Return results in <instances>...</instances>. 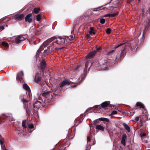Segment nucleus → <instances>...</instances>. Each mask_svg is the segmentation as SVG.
Masks as SVG:
<instances>
[{"label": "nucleus", "instance_id": "6e6552de", "mask_svg": "<svg viewBox=\"0 0 150 150\" xmlns=\"http://www.w3.org/2000/svg\"><path fill=\"white\" fill-rule=\"evenodd\" d=\"M46 67V62L44 60H42L40 62V67L42 70H44Z\"/></svg>", "mask_w": 150, "mask_h": 150}, {"label": "nucleus", "instance_id": "f03ea898", "mask_svg": "<svg viewBox=\"0 0 150 150\" xmlns=\"http://www.w3.org/2000/svg\"><path fill=\"white\" fill-rule=\"evenodd\" d=\"M121 46H122V47H124L123 49L121 50L122 51H123L124 50L127 49L128 47H130V46L132 49L135 48L137 47V42L133 43L131 45H129L128 43L125 44L124 42H122L118 45L116 47V48H117Z\"/></svg>", "mask_w": 150, "mask_h": 150}, {"label": "nucleus", "instance_id": "2eb2a0df", "mask_svg": "<svg viewBox=\"0 0 150 150\" xmlns=\"http://www.w3.org/2000/svg\"><path fill=\"white\" fill-rule=\"evenodd\" d=\"M96 52L95 51H93L89 53L87 55V57H92L96 54Z\"/></svg>", "mask_w": 150, "mask_h": 150}, {"label": "nucleus", "instance_id": "4d7b16f0", "mask_svg": "<svg viewBox=\"0 0 150 150\" xmlns=\"http://www.w3.org/2000/svg\"><path fill=\"white\" fill-rule=\"evenodd\" d=\"M139 1H140V0H138Z\"/></svg>", "mask_w": 150, "mask_h": 150}, {"label": "nucleus", "instance_id": "f8f14e48", "mask_svg": "<svg viewBox=\"0 0 150 150\" xmlns=\"http://www.w3.org/2000/svg\"><path fill=\"white\" fill-rule=\"evenodd\" d=\"M96 128L99 130H101L102 131H104L105 129L104 127L100 125H96Z\"/></svg>", "mask_w": 150, "mask_h": 150}, {"label": "nucleus", "instance_id": "72a5a7b5", "mask_svg": "<svg viewBox=\"0 0 150 150\" xmlns=\"http://www.w3.org/2000/svg\"><path fill=\"white\" fill-rule=\"evenodd\" d=\"M28 127L30 129H32L33 128L34 126L32 124H30L28 125Z\"/></svg>", "mask_w": 150, "mask_h": 150}, {"label": "nucleus", "instance_id": "c9c22d12", "mask_svg": "<svg viewBox=\"0 0 150 150\" xmlns=\"http://www.w3.org/2000/svg\"><path fill=\"white\" fill-rule=\"evenodd\" d=\"M140 135L142 137H145L146 135V134L144 133H142Z\"/></svg>", "mask_w": 150, "mask_h": 150}, {"label": "nucleus", "instance_id": "6ab92c4d", "mask_svg": "<svg viewBox=\"0 0 150 150\" xmlns=\"http://www.w3.org/2000/svg\"><path fill=\"white\" fill-rule=\"evenodd\" d=\"M89 33L91 35H95V32L94 31V29L92 27H91L90 28V30L89 31Z\"/></svg>", "mask_w": 150, "mask_h": 150}, {"label": "nucleus", "instance_id": "79ce46f5", "mask_svg": "<svg viewBox=\"0 0 150 150\" xmlns=\"http://www.w3.org/2000/svg\"><path fill=\"white\" fill-rule=\"evenodd\" d=\"M4 29V27L3 26L0 27V29L1 30H3Z\"/></svg>", "mask_w": 150, "mask_h": 150}, {"label": "nucleus", "instance_id": "603ef678", "mask_svg": "<svg viewBox=\"0 0 150 150\" xmlns=\"http://www.w3.org/2000/svg\"><path fill=\"white\" fill-rule=\"evenodd\" d=\"M33 43H34V44H36V43H35V41H34V42H33Z\"/></svg>", "mask_w": 150, "mask_h": 150}, {"label": "nucleus", "instance_id": "7c9ffc66", "mask_svg": "<svg viewBox=\"0 0 150 150\" xmlns=\"http://www.w3.org/2000/svg\"><path fill=\"white\" fill-rule=\"evenodd\" d=\"M104 8L103 7H100L99 8H97V9L96 10V11H99L101 10L102 9H103Z\"/></svg>", "mask_w": 150, "mask_h": 150}, {"label": "nucleus", "instance_id": "473e14b6", "mask_svg": "<svg viewBox=\"0 0 150 150\" xmlns=\"http://www.w3.org/2000/svg\"><path fill=\"white\" fill-rule=\"evenodd\" d=\"M125 140H122L121 141V143L124 146H125L126 145V142Z\"/></svg>", "mask_w": 150, "mask_h": 150}, {"label": "nucleus", "instance_id": "09e8293b", "mask_svg": "<svg viewBox=\"0 0 150 150\" xmlns=\"http://www.w3.org/2000/svg\"><path fill=\"white\" fill-rule=\"evenodd\" d=\"M73 28H74V30L75 29V27L74 26Z\"/></svg>", "mask_w": 150, "mask_h": 150}, {"label": "nucleus", "instance_id": "393cba45", "mask_svg": "<svg viewBox=\"0 0 150 150\" xmlns=\"http://www.w3.org/2000/svg\"><path fill=\"white\" fill-rule=\"evenodd\" d=\"M118 12H115L114 13H111L112 15V17H114L115 16H116L118 14Z\"/></svg>", "mask_w": 150, "mask_h": 150}, {"label": "nucleus", "instance_id": "c756f323", "mask_svg": "<svg viewBox=\"0 0 150 150\" xmlns=\"http://www.w3.org/2000/svg\"><path fill=\"white\" fill-rule=\"evenodd\" d=\"M2 45L5 46V47H7L8 45V44L7 42H4L2 43Z\"/></svg>", "mask_w": 150, "mask_h": 150}, {"label": "nucleus", "instance_id": "e433bc0d", "mask_svg": "<svg viewBox=\"0 0 150 150\" xmlns=\"http://www.w3.org/2000/svg\"><path fill=\"white\" fill-rule=\"evenodd\" d=\"M112 15L111 14H106L105 15V17H112Z\"/></svg>", "mask_w": 150, "mask_h": 150}, {"label": "nucleus", "instance_id": "aec40b11", "mask_svg": "<svg viewBox=\"0 0 150 150\" xmlns=\"http://www.w3.org/2000/svg\"><path fill=\"white\" fill-rule=\"evenodd\" d=\"M99 120H100L103 121H105L108 122H109V120L108 119L106 118L101 117L99 118Z\"/></svg>", "mask_w": 150, "mask_h": 150}, {"label": "nucleus", "instance_id": "58836bf2", "mask_svg": "<svg viewBox=\"0 0 150 150\" xmlns=\"http://www.w3.org/2000/svg\"><path fill=\"white\" fill-rule=\"evenodd\" d=\"M91 35H90V34L89 33V34H86V37L87 38H90L91 37Z\"/></svg>", "mask_w": 150, "mask_h": 150}, {"label": "nucleus", "instance_id": "49530a36", "mask_svg": "<svg viewBox=\"0 0 150 150\" xmlns=\"http://www.w3.org/2000/svg\"><path fill=\"white\" fill-rule=\"evenodd\" d=\"M35 34V33H31V35H32V34Z\"/></svg>", "mask_w": 150, "mask_h": 150}, {"label": "nucleus", "instance_id": "f257e3e1", "mask_svg": "<svg viewBox=\"0 0 150 150\" xmlns=\"http://www.w3.org/2000/svg\"><path fill=\"white\" fill-rule=\"evenodd\" d=\"M52 38L48 39L43 43L38 50L36 53L37 55L39 52L45 54L52 52L54 50L58 49L59 48L55 47L56 44L62 45L66 42L65 39L64 38L58 37L54 39L53 42L52 41Z\"/></svg>", "mask_w": 150, "mask_h": 150}, {"label": "nucleus", "instance_id": "412c9836", "mask_svg": "<svg viewBox=\"0 0 150 150\" xmlns=\"http://www.w3.org/2000/svg\"><path fill=\"white\" fill-rule=\"evenodd\" d=\"M74 37L73 35H71L69 36H67V39H69L70 40H73L74 39Z\"/></svg>", "mask_w": 150, "mask_h": 150}, {"label": "nucleus", "instance_id": "bb28decb", "mask_svg": "<svg viewBox=\"0 0 150 150\" xmlns=\"http://www.w3.org/2000/svg\"><path fill=\"white\" fill-rule=\"evenodd\" d=\"M26 122V120H24L23 121V122H22V126L23 127H24V128L26 127V126H25Z\"/></svg>", "mask_w": 150, "mask_h": 150}, {"label": "nucleus", "instance_id": "4be33fe9", "mask_svg": "<svg viewBox=\"0 0 150 150\" xmlns=\"http://www.w3.org/2000/svg\"><path fill=\"white\" fill-rule=\"evenodd\" d=\"M40 10V8H35L34 9V12L36 13H38L39 11Z\"/></svg>", "mask_w": 150, "mask_h": 150}, {"label": "nucleus", "instance_id": "cd10ccee", "mask_svg": "<svg viewBox=\"0 0 150 150\" xmlns=\"http://www.w3.org/2000/svg\"><path fill=\"white\" fill-rule=\"evenodd\" d=\"M105 22V20L104 19L101 18L100 20V22L102 24H103Z\"/></svg>", "mask_w": 150, "mask_h": 150}, {"label": "nucleus", "instance_id": "c03bdc74", "mask_svg": "<svg viewBox=\"0 0 150 150\" xmlns=\"http://www.w3.org/2000/svg\"><path fill=\"white\" fill-rule=\"evenodd\" d=\"M100 47H99L98 48H97L96 49V50H97V51H98V50H100Z\"/></svg>", "mask_w": 150, "mask_h": 150}, {"label": "nucleus", "instance_id": "f704fd0d", "mask_svg": "<svg viewBox=\"0 0 150 150\" xmlns=\"http://www.w3.org/2000/svg\"><path fill=\"white\" fill-rule=\"evenodd\" d=\"M114 52V50H112L111 51H109L108 52L107 54L108 55H111L112 53H113Z\"/></svg>", "mask_w": 150, "mask_h": 150}, {"label": "nucleus", "instance_id": "ea45409f", "mask_svg": "<svg viewBox=\"0 0 150 150\" xmlns=\"http://www.w3.org/2000/svg\"><path fill=\"white\" fill-rule=\"evenodd\" d=\"M90 139L89 137H87V144H88V143L90 141Z\"/></svg>", "mask_w": 150, "mask_h": 150}, {"label": "nucleus", "instance_id": "37998d69", "mask_svg": "<svg viewBox=\"0 0 150 150\" xmlns=\"http://www.w3.org/2000/svg\"><path fill=\"white\" fill-rule=\"evenodd\" d=\"M87 62H86V64L85 65V67L86 68H87Z\"/></svg>", "mask_w": 150, "mask_h": 150}, {"label": "nucleus", "instance_id": "a878e982", "mask_svg": "<svg viewBox=\"0 0 150 150\" xmlns=\"http://www.w3.org/2000/svg\"><path fill=\"white\" fill-rule=\"evenodd\" d=\"M80 68H82V67L80 65L78 66L76 68L74 71H78L79 69H80Z\"/></svg>", "mask_w": 150, "mask_h": 150}, {"label": "nucleus", "instance_id": "b1692460", "mask_svg": "<svg viewBox=\"0 0 150 150\" xmlns=\"http://www.w3.org/2000/svg\"><path fill=\"white\" fill-rule=\"evenodd\" d=\"M37 20L38 21H40L41 19V16L40 14H38L37 16L36 17Z\"/></svg>", "mask_w": 150, "mask_h": 150}, {"label": "nucleus", "instance_id": "423d86ee", "mask_svg": "<svg viewBox=\"0 0 150 150\" xmlns=\"http://www.w3.org/2000/svg\"><path fill=\"white\" fill-rule=\"evenodd\" d=\"M25 39L24 38L22 35H19L15 38V41L16 43H20L21 41H23Z\"/></svg>", "mask_w": 150, "mask_h": 150}, {"label": "nucleus", "instance_id": "f3484780", "mask_svg": "<svg viewBox=\"0 0 150 150\" xmlns=\"http://www.w3.org/2000/svg\"><path fill=\"white\" fill-rule=\"evenodd\" d=\"M136 105L137 106H139L141 108L143 109L145 107L144 105L140 102H137L136 104Z\"/></svg>", "mask_w": 150, "mask_h": 150}, {"label": "nucleus", "instance_id": "7ed1b4c3", "mask_svg": "<svg viewBox=\"0 0 150 150\" xmlns=\"http://www.w3.org/2000/svg\"><path fill=\"white\" fill-rule=\"evenodd\" d=\"M39 90L40 91H39L38 92L39 94H42L43 96L48 98V99H49L52 98V96L51 92L45 91L43 92V91H42V89H40Z\"/></svg>", "mask_w": 150, "mask_h": 150}, {"label": "nucleus", "instance_id": "2f4dec72", "mask_svg": "<svg viewBox=\"0 0 150 150\" xmlns=\"http://www.w3.org/2000/svg\"><path fill=\"white\" fill-rule=\"evenodd\" d=\"M117 112L116 110H113L112 111L111 115H114L115 114H117Z\"/></svg>", "mask_w": 150, "mask_h": 150}, {"label": "nucleus", "instance_id": "20e7f679", "mask_svg": "<svg viewBox=\"0 0 150 150\" xmlns=\"http://www.w3.org/2000/svg\"><path fill=\"white\" fill-rule=\"evenodd\" d=\"M23 88L26 91V93L27 96L30 98L31 97L30 90L29 86L26 84H24L23 85Z\"/></svg>", "mask_w": 150, "mask_h": 150}, {"label": "nucleus", "instance_id": "9d476101", "mask_svg": "<svg viewBox=\"0 0 150 150\" xmlns=\"http://www.w3.org/2000/svg\"><path fill=\"white\" fill-rule=\"evenodd\" d=\"M24 17V16L23 14H17L15 16L16 19L18 20H21Z\"/></svg>", "mask_w": 150, "mask_h": 150}, {"label": "nucleus", "instance_id": "4c0bfd02", "mask_svg": "<svg viewBox=\"0 0 150 150\" xmlns=\"http://www.w3.org/2000/svg\"><path fill=\"white\" fill-rule=\"evenodd\" d=\"M139 117L138 116H137V117H135V121L136 122L138 121L139 120Z\"/></svg>", "mask_w": 150, "mask_h": 150}, {"label": "nucleus", "instance_id": "1a4fd4ad", "mask_svg": "<svg viewBox=\"0 0 150 150\" xmlns=\"http://www.w3.org/2000/svg\"><path fill=\"white\" fill-rule=\"evenodd\" d=\"M32 16L31 13L29 14H28L25 18V21L28 22L30 23L32 21V19L30 18Z\"/></svg>", "mask_w": 150, "mask_h": 150}, {"label": "nucleus", "instance_id": "3c124183", "mask_svg": "<svg viewBox=\"0 0 150 150\" xmlns=\"http://www.w3.org/2000/svg\"><path fill=\"white\" fill-rule=\"evenodd\" d=\"M88 111V110H86V112H87Z\"/></svg>", "mask_w": 150, "mask_h": 150}, {"label": "nucleus", "instance_id": "ddd939ff", "mask_svg": "<svg viewBox=\"0 0 150 150\" xmlns=\"http://www.w3.org/2000/svg\"><path fill=\"white\" fill-rule=\"evenodd\" d=\"M122 125L125 129L128 132H130L131 130L130 127L127 124L125 123H123Z\"/></svg>", "mask_w": 150, "mask_h": 150}, {"label": "nucleus", "instance_id": "a211bd4d", "mask_svg": "<svg viewBox=\"0 0 150 150\" xmlns=\"http://www.w3.org/2000/svg\"><path fill=\"white\" fill-rule=\"evenodd\" d=\"M0 144H1V148L3 150H7L5 146L3 144V141L0 139Z\"/></svg>", "mask_w": 150, "mask_h": 150}, {"label": "nucleus", "instance_id": "39448f33", "mask_svg": "<svg viewBox=\"0 0 150 150\" xmlns=\"http://www.w3.org/2000/svg\"><path fill=\"white\" fill-rule=\"evenodd\" d=\"M72 82L68 79H66L60 83V87H62L65 86L69 85L71 84Z\"/></svg>", "mask_w": 150, "mask_h": 150}, {"label": "nucleus", "instance_id": "4468645a", "mask_svg": "<svg viewBox=\"0 0 150 150\" xmlns=\"http://www.w3.org/2000/svg\"><path fill=\"white\" fill-rule=\"evenodd\" d=\"M110 103V101H105L101 103V105L102 108H105L107 107Z\"/></svg>", "mask_w": 150, "mask_h": 150}, {"label": "nucleus", "instance_id": "8fccbe9b", "mask_svg": "<svg viewBox=\"0 0 150 150\" xmlns=\"http://www.w3.org/2000/svg\"><path fill=\"white\" fill-rule=\"evenodd\" d=\"M73 87H75L76 86V85H74V86H72Z\"/></svg>", "mask_w": 150, "mask_h": 150}, {"label": "nucleus", "instance_id": "de8ad7c7", "mask_svg": "<svg viewBox=\"0 0 150 150\" xmlns=\"http://www.w3.org/2000/svg\"><path fill=\"white\" fill-rule=\"evenodd\" d=\"M71 33L72 34H74L73 33V32L72 31H71Z\"/></svg>", "mask_w": 150, "mask_h": 150}, {"label": "nucleus", "instance_id": "a19ab883", "mask_svg": "<svg viewBox=\"0 0 150 150\" xmlns=\"http://www.w3.org/2000/svg\"><path fill=\"white\" fill-rule=\"evenodd\" d=\"M22 101L23 102V103H24V102H26L27 101V100L25 99H22Z\"/></svg>", "mask_w": 150, "mask_h": 150}, {"label": "nucleus", "instance_id": "6e6d98bb", "mask_svg": "<svg viewBox=\"0 0 150 150\" xmlns=\"http://www.w3.org/2000/svg\"><path fill=\"white\" fill-rule=\"evenodd\" d=\"M95 108H97L96 107V106L95 107Z\"/></svg>", "mask_w": 150, "mask_h": 150}, {"label": "nucleus", "instance_id": "9b49d317", "mask_svg": "<svg viewBox=\"0 0 150 150\" xmlns=\"http://www.w3.org/2000/svg\"><path fill=\"white\" fill-rule=\"evenodd\" d=\"M41 80V78L39 74L38 73L36 74L35 78V81L38 83Z\"/></svg>", "mask_w": 150, "mask_h": 150}, {"label": "nucleus", "instance_id": "864d4df0", "mask_svg": "<svg viewBox=\"0 0 150 150\" xmlns=\"http://www.w3.org/2000/svg\"><path fill=\"white\" fill-rule=\"evenodd\" d=\"M88 144V146H90V144Z\"/></svg>", "mask_w": 150, "mask_h": 150}, {"label": "nucleus", "instance_id": "a18cd8bd", "mask_svg": "<svg viewBox=\"0 0 150 150\" xmlns=\"http://www.w3.org/2000/svg\"><path fill=\"white\" fill-rule=\"evenodd\" d=\"M32 30H33H33H35V29H31L30 30V32H31V31Z\"/></svg>", "mask_w": 150, "mask_h": 150}, {"label": "nucleus", "instance_id": "c85d7f7f", "mask_svg": "<svg viewBox=\"0 0 150 150\" xmlns=\"http://www.w3.org/2000/svg\"><path fill=\"white\" fill-rule=\"evenodd\" d=\"M111 30L110 28H108L106 30V32L108 34H109L111 32Z\"/></svg>", "mask_w": 150, "mask_h": 150}, {"label": "nucleus", "instance_id": "dca6fc26", "mask_svg": "<svg viewBox=\"0 0 150 150\" xmlns=\"http://www.w3.org/2000/svg\"><path fill=\"white\" fill-rule=\"evenodd\" d=\"M6 117L7 120H9L10 121H12L14 120V118L13 117L12 115L11 114L6 116Z\"/></svg>", "mask_w": 150, "mask_h": 150}, {"label": "nucleus", "instance_id": "5701e85b", "mask_svg": "<svg viewBox=\"0 0 150 150\" xmlns=\"http://www.w3.org/2000/svg\"><path fill=\"white\" fill-rule=\"evenodd\" d=\"M127 136L126 134H123L122 137V140L126 141L127 140Z\"/></svg>", "mask_w": 150, "mask_h": 150}, {"label": "nucleus", "instance_id": "0eeeda50", "mask_svg": "<svg viewBox=\"0 0 150 150\" xmlns=\"http://www.w3.org/2000/svg\"><path fill=\"white\" fill-rule=\"evenodd\" d=\"M24 73L23 71L18 73L17 76V79L21 81V79H22L24 77Z\"/></svg>", "mask_w": 150, "mask_h": 150}, {"label": "nucleus", "instance_id": "5fc2aeb1", "mask_svg": "<svg viewBox=\"0 0 150 150\" xmlns=\"http://www.w3.org/2000/svg\"><path fill=\"white\" fill-rule=\"evenodd\" d=\"M57 89L56 88V90H55V91H56V90H57Z\"/></svg>", "mask_w": 150, "mask_h": 150}]
</instances>
